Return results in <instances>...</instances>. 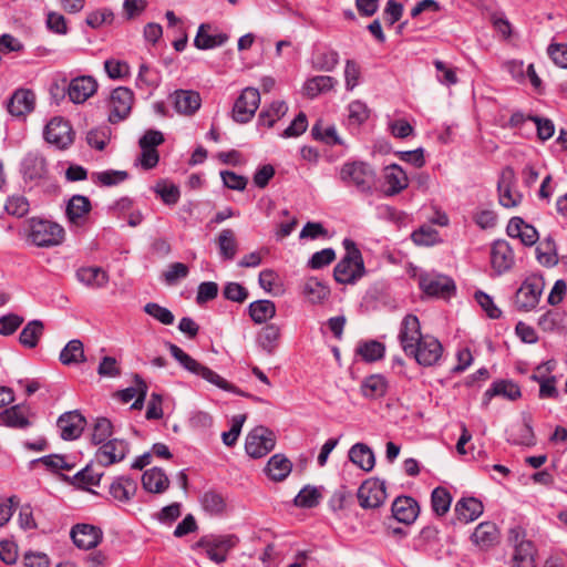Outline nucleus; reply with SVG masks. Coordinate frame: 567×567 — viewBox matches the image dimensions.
I'll list each match as a JSON object with an SVG mask.
<instances>
[{"mask_svg":"<svg viewBox=\"0 0 567 567\" xmlns=\"http://www.w3.org/2000/svg\"><path fill=\"white\" fill-rule=\"evenodd\" d=\"M203 511L213 517H223L228 513V496L219 488L210 487L199 496Z\"/></svg>","mask_w":567,"mask_h":567,"instance_id":"obj_17","label":"nucleus"},{"mask_svg":"<svg viewBox=\"0 0 567 567\" xmlns=\"http://www.w3.org/2000/svg\"><path fill=\"white\" fill-rule=\"evenodd\" d=\"M248 315L255 323H265L276 316V305L268 299L252 301L248 306Z\"/></svg>","mask_w":567,"mask_h":567,"instance_id":"obj_43","label":"nucleus"},{"mask_svg":"<svg viewBox=\"0 0 567 567\" xmlns=\"http://www.w3.org/2000/svg\"><path fill=\"white\" fill-rule=\"evenodd\" d=\"M424 336L421 332V323L417 316L413 313H408L403 317L400 330L398 334V340L403 352L406 354L409 350H412L413 344L421 341Z\"/></svg>","mask_w":567,"mask_h":567,"instance_id":"obj_18","label":"nucleus"},{"mask_svg":"<svg viewBox=\"0 0 567 567\" xmlns=\"http://www.w3.org/2000/svg\"><path fill=\"white\" fill-rule=\"evenodd\" d=\"M355 497L361 508L378 509L388 498L385 481L379 477H369L359 486Z\"/></svg>","mask_w":567,"mask_h":567,"instance_id":"obj_5","label":"nucleus"},{"mask_svg":"<svg viewBox=\"0 0 567 567\" xmlns=\"http://www.w3.org/2000/svg\"><path fill=\"white\" fill-rule=\"evenodd\" d=\"M337 83L338 81L333 76L316 75L305 82L303 94L309 99H315L321 93L331 91Z\"/></svg>","mask_w":567,"mask_h":567,"instance_id":"obj_40","label":"nucleus"},{"mask_svg":"<svg viewBox=\"0 0 567 567\" xmlns=\"http://www.w3.org/2000/svg\"><path fill=\"white\" fill-rule=\"evenodd\" d=\"M104 69L109 78L112 80L128 78L131 73L128 63L116 59L106 60L104 62Z\"/></svg>","mask_w":567,"mask_h":567,"instance_id":"obj_63","label":"nucleus"},{"mask_svg":"<svg viewBox=\"0 0 567 567\" xmlns=\"http://www.w3.org/2000/svg\"><path fill=\"white\" fill-rule=\"evenodd\" d=\"M143 488L150 493L162 494L169 486V480L161 467L147 470L142 475Z\"/></svg>","mask_w":567,"mask_h":567,"instance_id":"obj_35","label":"nucleus"},{"mask_svg":"<svg viewBox=\"0 0 567 567\" xmlns=\"http://www.w3.org/2000/svg\"><path fill=\"white\" fill-rule=\"evenodd\" d=\"M103 472H96L92 464H87L71 478V483L79 488L94 493L90 486L100 485Z\"/></svg>","mask_w":567,"mask_h":567,"instance_id":"obj_46","label":"nucleus"},{"mask_svg":"<svg viewBox=\"0 0 567 567\" xmlns=\"http://www.w3.org/2000/svg\"><path fill=\"white\" fill-rule=\"evenodd\" d=\"M20 173L25 182L43 179L49 174L48 162L39 151H30L21 161Z\"/></svg>","mask_w":567,"mask_h":567,"instance_id":"obj_14","label":"nucleus"},{"mask_svg":"<svg viewBox=\"0 0 567 567\" xmlns=\"http://www.w3.org/2000/svg\"><path fill=\"white\" fill-rule=\"evenodd\" d=\"M292 462L281 453L274 454L266 467L265 473L274 482H282L290 474Z\"/></svg>","mask_w":567,"mask_h":567,"instance_id":"obj_36","label":"nucleus"},{"mask_svg":"<svg viewBox=\"0 0 567 567\" xmlns=\"http://www.w3.org/2000/svg\"><path fill=\"white\" fill-rule=\"evenodd\" d=\"M288 111L284 101H274L268 107L261 110L258 115V126L272 127Z\"/></svg>","mask_w":567,"mask_h":567,"instance_id":"obj_45","label":"nucleus"},{"mask_svg":"<svg viewBox=\"0 0 567 567\" xmlns=\"http://www.w3.org/2000/svg\"><path fill=\"white\" fill-rule=\"evenodd\" d=\"M280 337L281 330L279 326L268 323L257 334L256 342L264 351L272 355L279 346Z\"/></svg>","mask_w":567,"mask_h":567,"instance_id":"obj_39","label":"nucleus"},{"mask_svg":"<svg viewBox=\"0 0 567 567\" xmlns=\"http://www.w3.org/2000/svg\"><path fill=\"white\" fill-rule=\"evenodd\" d=\"M30 414L34 415L25 403L6 408L0 412V425L10 429H28L32 425L29 419Z\"/></svg>","mask_w":567,"mask_h":567,"instance_id":"obj_22","label":"nucleus"},{"mask_svg":"<svg viewBox=\"0 0 567 567\" xmlns=\"http://www.w3.org/2000/svg\"><path fill=\"white\" fill-rule=\"evenodd\" d=\"M56 425L63 440L73 441L81 436L86 425V420L78 410H74L60 415Z\"/></svg>","mask_w":567,"mask_h":567,"instance_id":"obj_20","label":"nucleus"},{"mask_svg":"<svg viewBox=\"0 0 567 567\" xmlns=\"http://www.w3.org/2000/svg\"><path fill=\"white\" fill-rule=\"evenodd\" d=\"M342 246L346 254L333 268V279L340 285H355L367 275L362 252L350 238H344Z\"/></svg>","mask_w":567,"mask_h":567,"instance_id":"obj_1","label":"nucleus"},{"mask_svg":"<svg viewBox=\"0 0 567 567\" xmlns=\"http://www.w3.org/2000/svg\"><path fill=\"white\" fill-rule=\"evenodd\" d=\"M419 287L427 296L450 299L456 291L455 282L447 276L421 274Z\"/></svg>","mask_w":567,"mask_h":567,"instance_id":"obj_12","label":"nucleus"},{"mask_svg":"<svg viewBox=\"0 0 567 567\" xmlns=\"http://www.w3.org/2000/svg\"><path fill=\"white\" fill-rule=\"evenodd\" d=\"M74 136L75 133L70 121L61 116L51 118L43 131L45 142L62 151L72 145Z\"/></svg>","mask_w":567,"mask_h":567,"instance_id":"obj_7","label":"nucleus"},{"mask_svg":"<svg viewBox=\"0 0 567 567\" xmlns=\"http://www.w3.org/2000/svg\"><path fill=\"white\" fill-rule=\"evenodd\" d=\"M97 90V82L91 75H81L70 81L68 85V95L75 104L84 103Z\"/></svg>","mask_w":567,"mask_h":567,"instance_id":"obj_24","label":"nucleus"},{"mask_svg":"<svg viewBox=\"0 0 567 567\" xmlns=\"http://www.w3.org/2000/svg\"><path fill=\"white\" fill-rule=\"evenodd\" d=\"M322 499L321 487L306 485L293 499V504L300 508L317 507Z\"/></svg>","mask_w":567,"mask_h":567,"instance_id":"obj_48","label":"nucleus"},{"mask_svg":"<svg viewBox=\"0 0 567 567\" xmlns=\"http://www.w3.org/2000/svg\"><path fill=\"white\" fill-rule=\"evenodd\" d=\"M136 491L137 482L128 475L115 477L109 487L110 495L120 503H128Z\"/></svg>","mask_w":567,"mask_h":567,"instance_id":"obj_31","label":"nucleus"},{"mask_svg":"<svg viewBox=\"0 0 567 567\" xmlns=\"http://www.w3.org/2000/svg\"><path fill=\"white\" fill-rule=\"evenodd\" d=\"M276 445L275 433L266 426L254 427L245 442L246 453L252 458H261L270 453Z\"/></svg>","mask_w":567,"mask_h":567,"instance_id":"obj_6","label":"nucleus"},{"mask_svg":"<svg viewBox=\"0 0 567 567\" xmlns=\"http://www.w3.org/2000/svg\"><path fill=\"white\" fill-rule=\"evenodd\" d=\"M484 511L483 503L473 496L462 497L454 506L456 520L467 524L477 519Z\"/></svg>","mask_w":567,"mask_h":567,"instance_id":"obj_29","label":"nucleus"},{"mask_svg":"<svg viewBox=\"0 0 567 567\" xmlns=\"http://www.w3.org/2000/svg\"><path fill=\"white\" fill-rule=\"evenodd\" d=\"M212 29L209 23H202L197 30V34L194 39V45L198 50H210L217 47L224 45L229 37L228 34L220 32L217 34H209L208 31Z\"/></svg>","mask_w":567,"mask_h":567,"instance_id":"obj_33","label":"nucleus"},{"mask_svg":"<svg viewBox=\"0 0 567 567\" xmlns=\"http://www.w3.org/2000/svg\"><path fill=\"white\" fill-rule=\"evenodd\" d=\"M412 241L417 246H434L442 241L440 233L430 227L421 226L411 234Z\"/></svg>","mask_w":567,"mask_h":567,"instance_id":"obj_56","label":"nucleus"},{"mask_svg":"<svg viewBox=\"0 0 567 567\" xmlns=\"http://www.w3.org/2000/svg\"><path fill=\"white\" fill-rule=\"evenodd\" d=\"M340 179L346 185H353L363 194H371L375 179V172L364 162H347L340 169Z\"/></svg>","mask_w":567,"mask_h":567,"instance_id":"obj_4","label":"nucleus"},{"mask_svg":"<svg viewBox=\"0 0 567 567\" xmlns=\"http://www.w3.org/2000/svg\"><path fill=\"white\" fill-rule=\"evenodd\" d=\"M502 68L508 72L513 80L518 83H523L526 78L532 81V63L524 68L522 60H509L502 64Z\"/></svg>","mask_w":567,"mask_h":567,"instance_id":"obj_58","label":"nucleus"},{"mask_svg":"<svg viewBox=\"0 0 567 567\" xmlns=\"http://www.w3.org/2000/svg\"><path fill=\"white\" fill-rule=\"evenodd\" d=\"M159 85V76L158 72L152 70L148 64L142 63L138 69V74L136 78V86L138 89H143L144 86L148 89H156Z\"/></svg>","mask_w":567,"mask_h":567,"instance_id":"obj_61","label":"nucleus"},{"mask_svg":"<svg viewBox=\"0 0 567 567\" xmlns=\"http://www.w3.org/2000/svg\"><path fill=\"white\" fill-rule=\"evenodd\" d=\"M165 346L169 350L172 357L178 361V363L187 371L193 374H196L207 382L214 377L215 371L209 369L208 367L199 363L197 360L192 358L188 353H186L183 349H181L175 343L169 341L165 342Z\"/></svg>","mask_w":567,"mask_h":567,"instance_id":"obj_19","label":"nucleus"},{"mask_svg":"<svg viewBox=\"0 0 567 567\" xmlns=\"http://www.w3.org/2000/svg\"><path fill=\"white\" fill-rule=\"evenodd\" d=\"M110 103L111 111L109 114V122L117 124L131 114L134 103V93L126 86H118L112 91Z\"/></svg>","mask_w":567,"mask_h":567,"instance_id":"obj_13","label":"nucleus"},{"mask_svg":"<svg viewBox=\"0 0 567 567\" xmlns=\"http://www.w3.org/2000/svg\"><path fill=\"white\" fill-rule=\"evenodd\" d=\"M353 502V493L346 485H340L337 488L330 499L329 507L332 512L337 513L346 509Z\"/></svg>","mask_w":567,"mask_h":567,"instance_id":"obj_57","label":"nucleus"},{"mask_svg":"<svg viewBox=\"0 0 567 567\" xmlns=\"http://www.w3.org/2000/svg\"><path fill=\"white\" fill-rule=\"evenodd\" d=\"M526 529L516 525L509 528L508 542L514 547L513 567H532V540L526 539Z\"/></svg>","mask_w":567,"mask_h":567,"instance_id":"obj_10","label":"nucleus"},{"mask_svg":"<svg viewBox=\"0 0 567 567\" xmlns=\"http://www.w3.org/2000/svg\"><path fill=\"white\" fill-rule=\"evenodd\" d=\"M330 287L317 277H309L302 285V295L312 305H321L329 298Z\"/></svg>","mask_w":567,"mask_h":567,"instance_id":"obj_34","label":"nucleus"},{"mask_svg":"<svg viewBox=\"0 0 567 567\" xmlns=\"http://www.w3.org/2000/svg\"><path fill=\"white\" fill-rule=\"evenodd\" d=\"M172 99L176 112L185 115H193L202 104L199 93L193 90H176Z\"/></svg>","mask_w":567,"mask_h":567,"instance_id":"obj_30","label":"nucleus"},{"mask_svg":"<svg viewBox=\"0 0 567 567\" xmlns=\"http://www.w3.org/2000/svg\"><path fill=\"white\" fill-rule=\"evenodd\" d=\"M515 172L511 166L504 167L497 181L498 203L505 208H513L522 200V194L515 188Z\"/></svg>","mask_w":567,"mask_h":567,"instance_id":"obj_11","label":"nucleus"},{"mask_svg":"<svg viewBox=\"0 0 567 567\" xmlns=\"http://www.w3.org/2000/svg\"><path fill=\"white\" fill-rule=\"evenodd\" d=\"M35 107V94L30 89H18L7 103L8 112L14 117H24Z\"/></svg>","mask_w":567,"mask_h":567,"instance_id":"obj_21","label":"nucleus"},{"mask_svg":"<svg viewBox=\"0 0 567 567\" xmlns=\"http://www.w3.org/2000/svg\"><path fill=\"white\" fill-rule=\"evenodd\" d=\"M556 367L554 360H548L536 368L538 374H534V381L539 383V398L553 399L558 396L556 388V378L554 375L547 377Z\"/></svg>","mask_w":567,"mask_h":567,"instance_id":"obj_26","label":"nucleus"},{"mask_svg":"<svg viewBox=\"0 0 567 567\" xmlns=\"http://www.w3.org/2000/svg\"><path fill=\"white\" fill-rule=\"evenodd\" d=\"M130 174L126 171H115L107 169L103 172H97L92 175V179L94 183L100 184L101 186L111 187L118 185L126 179H128Z\"/></svg>","mask_w":567,"mask_h":567,"instance_id":"obj_54","label":"nucleus"},{"mask_svg":"<svg viewBox=\"0 0 567 567\" xmlns=\"http://www.w3.org/2000/svg\"><path fill=\"white\" fill-rule=\"evenodd\" d=\"M443 353L442 343L432 336H424L421 341L413 344L412 350L406 353L414 358L422 367H432L439 362Z\"/></svg>","mask_w":567,"mask_h":567,"instance_id":"obj_9","label":"nucleus"},{"mask_svg":"<svg viewBox=\"0 0 567 567\" xmlns=\"http://www.w3.org/2000/svg\"><path fill=\"white\" fill-rule=\"evenodd\" d=\"M112 422L107 417H97L93 426L92 443L94 445L105 443L106 441H109V437L112 435Z\"/></svg>","mask_w":567,"mask_h":567,"instance_id":"obj_60","label":"nucleus"},{"mask_svg":"<svg viewBox=\"0 0 567 567\" xmlns=\"http://www.w3.org/2000/svg\"><path fill=\"white\" fill-rule=\"evenodd\" d=\"M80 282L95 288L105 287L110 280L107 272L101 267H81L76 270Z\"/></svg>","mask_w":567,"mask_h":567,"instance_id":"obj_42","label":"nucleus"},{"mask_svg":"<svg viewBox=\"0 0 567 567\" xmlns=\"http://www.w3.org/2000/svg\"><path fill=\"white\" fill-rule=\"evenodd\" d=\"M547 55L557 68L567 70V43H550L547 47Z\"/></svg>","mask_w":567,"mask_h":567,"instance_id":"obj_64","label":"nucleus"},{"mask_svg":"<svg viewBox=\"0 0 567 567\" xmlns=\"http://www.w3.org/2000/svg\"><path fill=\"white\" fill-rule=\"evenodd\" d=\"M44 332V324L41 320L29 321L19 336V342L22 347L33 349L38 346Z\"/></svg>","mask_w":567,"mask_h":567,"instance_id":"obj_44","label":"nucleus"},{"mask_svg":"<svg viewBox=\"0 0 567 567\" xmlns=\"http://www.w3.org/2000/svg\"><path fill=\"white\" fill-rule=\"evenodd\" d=\"M348 110V121L350 125L359 127L360 125L365 123L370 117V109L364 102L360 100L352 101L349 104Z\"/></svg>","mask_w":567,"mask_h":567,"instance_id":"obj_59","label":"nucleus"},{"mask_svg":"<svg viewBox=\"0 0 567 567\" xmlns=\"http://www.w3.org/2000/svg\"><path fill=\"white\" fill-rule=\"evenodd\" d=\"M349 460L364 472H370L375 465L372 450L364 443H355L349 451Z\"/></svg>","mask_w":567,"mask_h":567,"instance_id":"obj_41","label":"nucleus"},{"mask_svg":"<svg viewBox=\"0 0 567 567\" xmlns=\"http://www.w3.org/2000/svg\"><path fill=\"white\" fill-rule=\"evenodd\" d=\"M391 512L399 523L411 525L420 514V505L415 498L401 495L393 501Z\"/></svg>","mask_w":567,"mask_h":567,"instance_id":"obj_23","label":"nucleus"},{"mask_svg":"<svg viewBox=\"0 0 567 567\" xmlns=\"http://www.w3.org/2000/svg\"><path fill=\"white\" fill-rule=\"evenodd\" d=\"M70 536L79 549L89 550L102 542L103 532L95 525L79 523L71 528Z\"/></svg>","mask_w":567,"mask_h":567,"instance_id":"obj_15","label":"nucleus"},{"mask_svg":"<svg viewBox=\"0 0 567 567\" xmlns=\"http://www.w3.org/2000/svg\"><path fill=\"white\" fill-rule=\"evenodd\" d=\"M514 264V254L506 240H496L491 248V265L496 275L509 270Z\"/></svg>","mask_w":567,"mask_h":567,"instance_id":"obj_25","label":"nucleus"},{"mask_svg":"<svg viewBox=\"0 0 567 567\" xmlns=\"http://www.w3.org/2000/svg\"><path fill=\"white\" fill-rule=\"evenodd\" d=\"M128 452L130 445L125 440L112 439L99 447L95 458L101 466H110L123 461Z\"/></svg>","mask_w":567,"mask_h":567,"instance_id":"obj_16","label":"nucleus"},{"mask_svg":"<svg viewBox=\"0 0 567 567\" xmlns=\"http://www.w3.org/2000/svg\"><path fill=\"white\" fill-rule=\"evenodd\" d=\"M388 381L382 374L365 377L361 383V394L369 400L383 398L388 392Z\"/></svg>","mask_w":567,"mask_h":567,"instance_id":"obj_37","label":"nucleus"},{"mask_svg":"<svg viewBox=\"0 0 567 567\" xmlns=\"http://www.w3.org/2000/svg\"><path fill=\"white\" fill-rule=\"evenodd\" d=\"M4 209L9 215L21 218L29 213L30 204L23 195H13L8 197Z\"/></svg>","mask_w":567,"mask_h":567,"instance_id":"obj_62","label":"nucleus"},{"mask_svg":"<svg viewBox=\"0 0 567 567\" xmlns=\"http://www.w3.org/2000/svg\"><path fill=\"white\" fill-rule=\"evenodd\" d=\"M260 104V93L258 89L248 86L241 91L236 99L231 117L236 123H248L255 115Z\"/></svg>","mask_w":567,"mask_h":567,"instance_id":"obj_8","label":"nucleus"},{"mask_svg":"<svg viewBox=\"0 0 567 567\" xmlns=\"http://www.w3.org/2000/svg\"><path fill=\"white\" fill-rule=\"evenodd\" d=\"M520 389L517 383L512 380H496L485 391L483 402L487 404L492 398L502 396L504 399L515 401L520 398Z\"/></svg>","mask_w":567,"mask_h":567,"instance_id":"obj_32","label":"nucleus"},{"mask_svg":"<svg viewBox=\"0 0 567 567\" xmlns=\"http://www.w3.org/2000/svg\"><path fill=\"white\" fill-rule=\"evenodd\" d=\"M357 354L365 362H375L384 357L385 346L378 340L362 341L357 348Z\"/></svg>","mask_w":567,"mask_h":567,"instance_id":"obj_49","label":"nucleus"},{"mask_svg":"<svg viewBox=\"0 0 567 567\" xmlns=\"http://www.w3.org/2000/svg\"><path fill=\"white\" fill-rule=\"evenodd\" d=\"M29 238L38 247H54L64 240V228L59 224L38 217L29 219Z\"/></svg>","mask_w":567,"mask_h":567,"instance_id":"obj_3","label":"nucleus"},{"mask_svg":"<svg viewBox=\"0 0 567 567\" xmlns=\"http://www.w3.org/2000/svg\"><path fill=\"white\" fill-rule=\"evenodd\" d=\"M471 538L480 547L488 548L497 544L499 532L496 524L483 522L476 526Z\"/></svg>","mask_w":567,"mask_h":567,"instance_id":"obj_38","label":"nucleus"},{"mask_svg":"<svg viewBox=\"0 0 567 567\" xmlns=\"http://www.w3.org/2000/svg\"><path fill=\"white\" fill-rule=\"evenodd\" d=\"M239 544V537L235 534H208L202 536L192 545L193 550H200L207 558L217 565L227 560L228 554Z\"/></svg>","mask_w":567,"mask_h":567,"instance_id":"obj_2","label":"nucleus"},{"mask_svg":"<svg viewBox=\"0 0 567 567\" xmlns=\"http://www.w3.org/2000/svg\"><path fill=\"white\" fill-rule=\"evenodd\" d=\"M384 184L388 186L384 190L386 196H394L404 190L409 185L406 173L398 164H390L383 169Z\"/></svg>","mask_w":567,"mask_h":567,"instance_id":"obj_28","label":"nucleus"},{"mask_svg":"<svg viewBox=\"0 0 567 567\" xmlns=\"http://www.w3.org/2000/svg\"><path fill=\"white\" fill-rule=\"evenodd\" d=\"M339 64V53L336 50L321 51L315 54L312 66L317 71L331 72Z\"/></svg>","mask_w":567,"mask_h":567,"instance_id":"obj_53","label":"nucleus"},{"mask_svg":"<svg viewBox=\"0 0 567 567\" xmlns=\"http://www.w3.org/2000/svg\"><path fill=\"white\" fill-rule=\"evenodd\" d=\"M452 495L447 491V488L443 486H437L432 491L431 494V507L435 515L443 516L445 515L451 507Z\"/></svg>","mask_w":567,"mask_h":567,"instance_id":"obj_51","label":"nucleus"},{"mask_svg":"<svg viewBox=\"0 0 567 567\" xmlns=\"http://www.w3.org/2000/svg\"><path fill=\"white\" fill-rule=\"evenodd\" d=\"M60 361L64 365L78 364L85 361L83 342L79 339L70 340L61 350Z\"/></svg>","mask_w":567,"mask_h":567,"instance_id":"obj_47","label":"nucleus"},{"mask_svg":"<svg viewBox=\"0 0 567 567\" xmlns=\"http://www.w3.org/2000/svg\"><path fill=\"white\" fill-rule=\"evenodd\" d=\"M91 210L92 204L89 197L78 194L73 195L69 199L65 208V216L70 224L82 226Z\"/></svg>","mask_w":567,"mask_h":567,"instance_id":"obj_27","label":"nucleus"},{"mask_svg":"<svg viewBox=\"0 0 567 567\" xmlns=\"http://www.w3.org/2000/svg\"><path fill=\"white\" fill-rule=\"evenodd\" d=\"M311 136L316 141H321L327 145H342L343 142L339 137L337 130L333 125L322 127V122L317 121L311 128Z\"/></svg>","mask_w":567,"mask_h":567,"instance_id":"obj_52","label":"nucleus"},{"mask_svg":"<svg viewBox=\"0 0 567 567\" xmlns=\"http://www.w3.org/2000/svg\"><path fill=\"white\" fill-rule=\"evenodd\" d=\"M219 254L224 260H233L237 252V241L233 229H223L217 237Z\"/></svg>","mask_w":567,"mask_h":567,"instance_id":"obj_50","label":"nucleus"},{"mask_svg":"<svg viewBox=\"0 0 567 567\" xmlns=\"http://www.w3.org/2000/svg\"><path fill=\"white\" fill-rule=\"evenodd\" d=\"M154 192L161 197L166 205H176L181 198V192L177 185L161 179L156 183Z\"/></svg>","mask_w":567,"mask_h":567,"instance_id":"obj_55","label":"nucleus"}]
</instances>
